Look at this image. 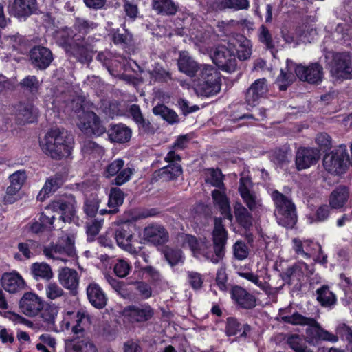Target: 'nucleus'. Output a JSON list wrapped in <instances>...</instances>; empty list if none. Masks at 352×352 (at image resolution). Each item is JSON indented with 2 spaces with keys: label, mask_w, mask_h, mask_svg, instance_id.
I'll return each mask as SVG.
<instances>
[{
  "label": "nucleus",
  "mask_w": 352,
  "mask_h": 352,
  "mask_svg": "<svg viewBox=\"0 0 352 352\" xmlns=\"http://www.w3.org/2000/svg\"><path fill=\"white\" fill-rule=\"evenodd\" d=\"M272 198L275 206L274 214L278 223L292 228L297 222L296 208L292 200L278 190L272 192Z\"/></svg>",
  "instance_id": "nucleus-5"
},
{
  "label": "nucleus",
  "mask_w": 352,
  "mask_h": 352,
  "mask_svg": "<svg viewBox=\"0 0 352 352\" xmlns=\"http://www.w3.org/2000/svg\"><path fill=\"white\" fill-rule=\"evenodd\" d=\"M100 200L97 195L91 194L85 199L84 211L89 217H94L99 208Z\"/></svg>",
  "instance_id": "nucleus-47"
},
{
  "label": "nucleus",
  "mask_w": 352,
  "mask_h": 352,
  "mask_svg": "<svg viewBox=\"0 0 352 352\" xmlns=\"http://www.w3.org/2000/svg\"><path fill=\"white\" fill-rule=\"evenodd\" d=\"M182 173V166L177 163L169 164L159 170L160 179L166 182L177 179Z\"/></svg>",
  "instance_id": "nucleus-41"
},
{
  "label": "nucleus",
  "mask_w": 352,
  "mask_h": 352,
  "mask_svg": "<svg viewBox=\"0 0 352 352\" xmlns=\"http://www.w3.org/2000/svg\"><path fill=\"white\" fill-rule=\"evenodd\" d=\"M130 264L124 259L118 260L113 267L115 274L120 278L126 277L131 271Z\"/></svg>",
  "instance_id": "nucleus-56"
},
{
  "label": "nucleus",
  "mask_w": 352,
  "mask_h": 352,
  "mask_svg": "<svg viewBox=\"0 0 352 352\" xmlns=\"http://www.w3.org/2000/svg\"><path fill=\"white\" fill-rule=\"evenodd\" d=\"M232 297L242 308L248 309L256 306L255 297L241 287L235 286L232 288Z\"/></svg>",
  "instance_id": "nucleus-28"
},
{
  "label": "nucleus",
  "mask_w": 352,
  "mask_h": 352,
  "mask_svg": "<svg viewBox=\"0 0 352 352\" xmlns=\"http://www.w3.org/2000/svg\"><path fill=\"white\" fill-rule=\"evenodd\" d=\"M320 157L319 150L314 148H299L296 153V168L302 170L315 165Z\"/></svg>",
  "instance_id": "nucleus-20"
},
{
  "label": "nucleus",
  "mask_w": 352,
  "mask_h": 352,
  "mask_svg": "<svg viewBox=\"0 0 352 352\" xmlns=\"http://www.w3.org/2000/svg\"><path fill=\"white\" fill-rule=\"evenodd\" d=\"M20 85L22 88L28 91L32 94H35L38 91L41 86V83L35 76H28L24 78Z\"/></svg>",
  "instance_id": "nucleus-51"
},
{
  "label": "nucleus",
  "mask_w": 352,
  "mask_h": 352,
  "mask_svg": "<svg viewBox=\"0 0 352 352\" xmlns=\"http://www.w3.org/2000/svg\"><path fill=\"white\" fill-rule=\"evenodd\" d=\"M242 330V324L234 318H228L226 322V333L228 336H235Z\"/></svg>",
  "instance_id": "nucleus-60"
},
{
  "label": "nucleus",
  "mask_w": 352,
  "mask_h": 352,
  "mask_svg": "<svg viewBox=\"0 0 352 352\" xmlns=\"http://www.w3.org/2000/svg\"><path fill=\"white\" fill-rule=\"evenodd\" d=\"M45 296L50 300H56L65 296L63 289L56 283H49L45 289Z\"/></svg>",
  "instance_id": "nucleus-52"
},
{
  "label": "nucleus",
  "mask_w": 352,
  "mask_h": 352,
  "mask_svg": "<svg viewBox=\"0 0 352 352\" xmlns=\"http://www.w3.org/2000/svg\"><path fill=\"white\" fill-rule=\"evenodd\" d=\"M11 14L17 18L30 15L36 8V0H10L8 6Z\"/></svg>",
  "instance_id": "nucleus-24"
},
{
  "label": "nucleus",
  "mask_w": 352,
  "mask_h": 352,
  "mask_svg": "<svg viewBox=\"0 0 352 352\" xmlns=\"http://www.w3.org/2000/svg\"><path fill=\"white\" fill-rule=\"evenodd\" d=\"M313 274L311 270L307 264L304 262H298L294 265L288 267L282 274V279L287 283L292 284V281L296 280H300L304 276H309Z\"/></svg>",
  "instance_id": "nucleus-22"
},
{
  "label": "nucleus",
  "mask_w": 352,
  "mask_h": 352,
  "mask_svg": "<svg viewBox=\"0 0 352 352\" xmlns=\"http://www.w3.org/2000/svg\"><path fill=\"white\" fill-rule=\"evenodd\" d=\"M58 282L71 292L76 291L79 284V276L76 270L63 267L58 270Z\"/></svg>",
  "instance_id": "nucleus-27"
},
{
  "label": "nucleus",
  "mask_w": 352,
  "mask_h": 352,
  "mask_svg": "<svg viewBox=\"0 0 352 352\" xmlns=\"http://www.w3.org/2000/svg\"><path fill=\"white\" fill-rule=\"evenodd\" d=\"M259 41L264 44L267 49H273L274 43L270 30L263 25L259 28Z\"/></svg>",
  "instance_id": "nucleus-55"
},
{
  "label": "nucleus",
  "mask_w": 352,
  "mask_h": 352,
  "mask_svg": "<svg viewBox=\"0 0 352 352\" xmlns=\"http://www.w3.org/2000/svg\"><path fill=\"white\" fill-rule=\"evenodd\" d=\"M249 6L248 0H214L212 7L216 10H222L226 8L236 10L246 9Z\"/></svg>",
  "instance_id": "nucleus-38"
},
{
  "label": "nucleus",
  "mask_w": 352,
  "mask_h": 352,
  "mask_svg": "<svg viewBox=\"0 0 352 352\" xmlns=\"http://www.w3.org/2000/svg\"><path fill=\"white\" fill-rule=\"evenodd\" d=\"M63 184V179L61 175L56 174L50 177L45 182L43 188L37 196V199L43 201L46 196L54 192L57 190Z\"/></svg>",
  "instance_id": "nucleus-32"
},
{
  "label": "nucleus",
  "mask_w": 352,
  "mask_h": 352,
  "mask_svg": "<svg viewBox=\"0 0 352 352\" xmlns=\"http://www.w3.org/2000/svg\"><path fill=\"white\" fill-rule=\"evenodd\" d=\"M177 240L182 247L190 248L194 256L197 258L203 256L213 263H218L224 256L223 251L215 246L212 248L205 239L198 240L192 235L181 233L178 235Z\"/></svg>",
  "instance_id": "nucleus-4"
},
{
  "label": "nucleus",
  "mask_w": 352,
  "mask_h": 352,
  "mask_svg": "<svg viewBox=\"0 0 352 352\" xmlns=\"http://www.w3.org/2000/svg\"><path fill=\"white\" fill-rule=\"evenodd\" d=\"M330 73L336 79L352 78V57L348 52H336L329 64Z\"/></svg>",
  "instance_id": "nucleus-7"
},
{
  "label": "nucleus",
  "mask_w": 352,
  "mask_h": 352,
  "mask_svg": "<svg viewBox=\"0 0 352 352\" xmlns=\"http://www.w3.org/2000/svg\"><path fill=\"white\" fill-rule=\"evenodd\" d=\"M337 336L339 335L342 339L346 340L351 346L352 352V329L346 324H340L336 329Z\"/></svg>",
  "instance_id": "nucleus-62"
},
{
  "label": "nucleus",
  "mask_w": 352,
  "mask_h": 352,
  "mask_svg": "<svg viewBox=\"0 0 352 352\" xmlns=\"http://www.w3.org/2000/svg\"><path fill=\"white\" fill-rule=\"evenodd\" d=\"M177 64L182 72L190 77H197L194 80V86L197 95L210 97L220 91L221 80L219 72L214 67L199 65L187 52L180 53Z\"/></svg>",
  "instance_id": "nucleus-1"
},
{
  "label": "nucleus",
  "mask_w": 352,
  "mask_h": 352,
  "mask_svg": "<svg viewBox=\"0 0 352 352\" xmlns=\"http://www.w3.org/2000/svg\"><path fill=\"white\" fill-rule=\"evenodd\" d=\"M26 178V173L23 170H17L9 177L10 184L20 189L25 183Z\"/></svg>",
  "instance_id": "nucleus-61"
},
{
  "label": "nucleus",
  "mask_w": 352,
  "mask_h": 352,
  "mask_svg": "<svg viewBox=\"0 0 352 352\" xmlns=\"http://www.w3.org/2000/svg\"><path fill=\"white\" fill-rule=\"evenodd\" d=\"M133 225L130 222H124L120 225L114 232V238L117 244L131 254L138 253L135 248L131 245L133 237Z\"/></svg>",
  "instance_id": "nucleus-18"
},
{
  "label": "nucleus",
  "mask_w": 352,
  "mask_h": 352,
  "mask_svg": "<svg viewBox=\"0 0 352 352\" xmlns=\"http://www.w3.org/2000/svg\"><path fill=\"white\" fill-rule=\"evenodd\" d=\"M32 274L35 279L50 280L53 277L51 267L45 263H35L31 266Z\"/></svg>",
  "instance_id": "nucleus-40"
},
{
  "label": "nucleus",
  "mask_w": 352,
  "mask_h": 352,
  "mask_svg": "<svg viewBox=\"0 0 352 352\" xmlns=\"http://www.w3.org/2000/svg\"><path fill=\"white\" fill-rule=\"evenodd\" d=\"M236 50L239 60H245L248 59L252 54L250 41L244 39Z\"/></svg>",
  "instance_id": "nucleus-59"
},
{
  "label": "nucleus",
  "mask_w": 352,
  "mask_h": 352,
  "mask_svg": "<svg viewBox=\"0 0 352 352\" xmlns=\"http://www.w3.org/2000/svg\"><path fill=\"white\" fill-rule=\"evenodd\" d=\"M234 213L236 222L241 227L247 230L252 226V215L241 203L234 204Z\"/></svg>",
  "instance_id": "nucleus-33"
},
{
  "label": "nucleus",
  "mask_w": 352,
  "mask_h": 352,
  "mask_svg": "<svg viewBox=\"0 0 352 352\" xmlns=\"http://www.w3.org/2000/svg\"><path fill=\"white\" fill-rule=\"evenodd\" d=\"M225 190V187L214 190L212 192V197L214 206L219 208L223 217L232 221L233 215L231 212L230 200L226 195Z\"/></svg>",
  "instance_id": "nucleus-23"
},
{
  "label": "nucleus",
  "mask_w": 352,
  "mask_h": 352,
  "mask_svg": "<svg viewBox=\"0 0 352 352\" xmlns=\"http://www.w3.org/2000/svg\"><path fill=\"white\" fill-rule=\"evenodd\" d=\"M76 201L75 197L69 195L52 201L47 210L60 214L59 219L64 222H70L76 213Z\"/></svg>",
  "instance_id": "nucleus-10"
},
{
  "label": "nucleus",
  "mask_w": 352,
  "mask_h": 352,
  "mask_svg": "<svg viewBox=\"0 0 352 352\" xmlns=\"http://www.w3.org/2000/svg\"><path fill=\"white\" fill-rule=\"evenodd\" d=\"M153 314V309L148 305L128 306L123 310L124 319L131 323L146 322Z\"/></svg>",
  "instance_id": "nucleus-17"
},
{
  "label": "nucleus",
  "mask_w": 352,
  "mask_h": 352,
  "mask_svg": "<svg viewBox=\"0 0 352 352\" xmlns=\"http://www.w3.org/2000/svg\"><path fill=\"white\" fill-rule=\"evenodd\" d=\"M81 150L85 154H98L104 153L103 148L91 140H85L82 142Z\"/></svg>",
  "instance_id": "nucleus-54"
},
{
  "label": "nucleus",
  "mask_w": 352,
  "mask_h": 352,
  "mask_svg": "<svg viewBox=\"0 0 352 352\" xmlns=\"http://www.w3.org/2000/svg\"><path fill=\"white\" fill-rule=\"evenodd\" d=\"M234 255L238 260H243L248 256L249 248L243 241H236L234 246Z\"/></svg>",
  "instance_id": "nucleus-58"
},
{
  "label": "nucleus",
  "mask_w": 352,
  "mask_h": 352,
  "mask_svg": "<svg viewBox=\"0 0 352 352\" xmlns=\"http://www.w3.org/2000/svg\"><path fill=\"white\" fill-rule=\"evenodd\" d=\"M239 191L244 203L250 210L254 211L262 206L261 199L245 186L244 178L240 179Z\"/></svg>",
  "instance_id": "nucleus-30"
},
{
  "label": "nucleus",
  "mask_w": 352,
  "mask_h": 352,
  "mask_svg": "<svg viewBox=\"0 0 352 352\" xmlns=\"http://www.w3.org/2000/svg\"><path fill=\"white\" fill-rule=\"evenodd\" d=\"M43 254L49 258L67 262V259L64 257V255L71 257L76 255L74 237L68 236L65 239L59 241L57 244L52 243L45 247Z\"/></svg>",
  "instance_id": "nucleus-8"
},
{
  "label": "nucleus",
  "mask_w": 352,
  "mask_h": 352,
  "mask_svg": "<svg viewBox=\"0 0 352 352\" xmlns=\"http://www.w3.org/2000/svg\"><path fill=\"white\" fill-rule=\"evenodd\" d=\"M59 34L60 45L64 47L68 54L82 63L91 62L94 53V38L90 36L86 38L68 28L63 29Z\"/></svg>",
  "instance_id": "nucleus-2"
},
{
  "label": "nucleus",
  "mask_w": 352,
  "mask_h": 352,
  "mask_svg": "<svg viewBox=\"0 0 352 352\" xmlns=\"http://www.w3.org/2000/svg\"><path fill=\"white\" fill-rule=\"evenodd\" d=\"M144 239L155 245H162L169 239L166 228L160 224H150L143 230Z\"/></svg>",
  "instance_id": "nucleus-21"
},
{
  "label": "nucleus",
  "mask_w": 352,
  "mask_h": 352,
  "mask_svg": "<svg viewBox=\"0 0 352 352\" xmlns=\"http://www.w3.org/2000/svg\"><path fill=\"white\" fill-rule=\"evenodd\" d=\"M214 246L222 251H225V245L227 241V232L222 223L221 218H214V228L212 232Z\"/></svg>",
  "instance_id": "nucleus-34"
},
{
  "label": "nucleus",
  "mask_w": 352,
  "mask_h": 352,
  "mask_svg": "<svg viewBox=\"0 0 352 352\" xmlns=\"http://www.w3.org/2000/svg\"><path fill=\"white\" fill-rule=\"evenodd\" d=\"M152 8L157 14L174 15L177 12V6L172 0H153Z\"/></svg>",
  "instance_id": "nucleus-37"
},
{
  "label": "nucleus",
  "mask_w": 352,
  "mask_h": 352,
  "mask_svg": "<svg viewBox=\"0 0 352 352\" xmlns=\"http://www.w3.org/2000/svg\"><path fill=\"white\" fill-rule=\"evenodd\" d=\"M295 73L300 80L310 84H318L323 78V68L318 63H311L307 67L302 64L296 65Z\"/></svg>",
  "instance_id": "nucleus-15"
},
{
  "label": "nucleus",
  "mask_w": 352,
  "mask_h": 352,
  "mask_svg": "<svg viewBox=\"0 0 352 352\" xmlns=\"http://www.w3.org/2000/svg\"><path fill=\"white\" fill-rule=\"evenodd\" d=\"M287 66L285 69H280V75L277 77L276 82L279 89L285 91L294 82L295 76L292 74V69H295L296 64L291 60H287Z\"/></svg>",
  "instance_id": "nucleus-31"
},
{
  "label": "nucleus",
  "mask_w": 352,
  "mask_h": 352,
  "mask_svg": "<svg viewBox=\"0 0 352 352\" xmlns=\"http://www.w3.org/2000/svg\"><path fill=\"white\" fill-rule=\"evenodd\" d=\"M124 192L118 188H112L109 195V208H118L124 201Z\"/></svg>",
  "instance_id": "nucleus-50"
},
{
  "label": "nucleus",
  "mask_w": 352,
  "mask_h": 352,
  "mask_svg": "<svg viewBox=\"0 0 352 352\" xmlns=\"http://www.w3.org/2000/svg\"><path fill=\"white\" fill-rule=\"evenodd\" d=\"M97 27V23L80 17L76 18L73 26L76 34L82 35L83 37H85V34L89 33L91 30L96 29Z\"/></svg>",
  "instance_id": "nucleus-43"
},
{
  "label": "nucleus",
  "mask_w": 352,
  "mask_h": 352,
  "mask_svg": "<svg viewBox=\"0 0 352 352\" xmlns=\"http://www.w3.org/2000/svg\"><path fill=\"white\" fill-rule=\"evenodd\" d=\"M124 162L121 159H117L110 163L106 168L105 174L107 177L116 176L113 184L121 186L127 182L134 173L133 168L124 167Z\"/></svg>",
  "instance_id": "nucleus-13"
},
{
  "label": "nucleus",
  "mask_w": 352,
  "mask_h": 352,
  "mask_svg": "<svg viewBox=\"0 0 352 352\" xmlns=\"http://www.w3.org/2000/svg\"><path fill=\"white\" fill-rule=\"evenodd\" d=\"M71 144V135L67 131L60 129H51L40 142L43 153L55 160H60L69 155Z\"/></svg>",
  "instance_id": "nucleus-3"
},
{
  "label": "nucleus",
  "mask_w": 352,
  "mask_h": 352,
  "mask_svg": "<svg viewBox=\"0 0 352 352\" xmlns=\"http://www.w3.org/2000/svg\"><path fill=\"white\" fill-rule=\"evenodd\" d=\"M112 40L115 44L126 47L131 44L133 41V36L126 30L122 32L117 30L113 31L112 33Z\"/></svg>",
  "instance_id": "nucleus-48"
},
{
  "label": "nucleus",
  "mask_w": 352,
  "mask_h": 352,
  "mask_svg": "<svg viewBox=\"0 0 352 352\" xmlns=\"http://www.w3.org/2000/svg\"><path fill=\"white\" fill-rule=\"evenodd\" d=\"M164 256L166 261L172 266L183 262L182 252L179 250H175L170 248H166L164 250Z\"/></svg>",
  "instance_id": "nucleus-53"
},
{
  "label": "nucleus",
  "mask_w": 352,
  "mask_h": 352,
  "mask_svg": "<svg viewBox=\"0 0 352 352\" xmlns=\"http://www.w3.org/2000/svg\"><path fill=\"white\" fill-rule=\"evenodd\" d=\"M41 245L38 241L28 239L25 242L19 243L18 244V249L25 258L29 259L34 256V252Z\"/></svg>",
  "instance_id": "nucleus-46"
},
{
  "label": "nucleus",
  "mask_w": 352,
  "mask_h": 352,
  "mask_svg": "<svg viewBox=\"0 0 352 352\" xmlns=\"http://www.w3.org/2000/svg\"><path fill=\"white\" fill-rule=\"evenodd\" d=\"M77 322L76 320V312L67 311L63 316V320L60 322V329L62 331L65 330H72V326L76 325Z\"/></svg>",
  "instance_id": "nucleus-57"
},
{
  "label": "nucleus",
  "mask_w": 352,
  "mask_h": 352,
  "mask_svg": "<svg viewBox=\"0 0 352 352\" xmlns=\"http://www.w3.org/2000/svg\"><path fill=\"white\" fill-rule=\"evenodd\" d=\"M214 63L223 70L232 73L236 69L234 52L225 45L217 47L212 55Z\"/></svg>",
  "instance_id": "nucleus-11"
},
{
  "label": "nucleus",
  "mask_w": 352,
  "mask_h": 352,
  "mask_svg": "<svg viewBox=\"0 0 352 352\" xmlns=\"http://www.w3.org/2000/svg\"><path fill=\"white\" fill-rule=\"evenodd\" d=\"M44 301L33 292H25L19 301L21 311L28 317L37 316L43 309Z\"/></svg>",
  "instance_id": "nucleus-16"
},
{
  "label": "nucleus",
  "mask_w": 352,
  "mask_h": 352,
  "mask_svg": "<svg viewBox=\"0 0 352 352\" xmlns=\"http://www.w3.org/2000/svg\"><path fill=\"white\" fill-rule=\"evenodd\" d=\"M1 285L9 293L14 294L25 287L22 276L16 272L4 273L1 277Z\"/></svg>",
  "instance_id": "nucleus-26"
},
{
  "label": "nucleus",
  "mask_w": 352,
  "mask_h": 352,
  "mask_svg": "<svg viewBox=\"0 0 352 352\" xmlns=\"http://www.w3.org/2000/svg\"><path fill=\"white\" fill-rule=\"evenodd\" d=\"M267 80L265 78H259L255 80L248 88L245 94V100L250 106H255L261 98L267 92Z\"/></svg>",
  "instance_id": "nucleus-25"
},
{
  "label": "nucleus",
  "mask_w": 352,
  "mask_h": 352,
  "mask_svg": "<svg viewBox=\"0 0 352 352\" xmlns=\"http://www.w3.org/2000/svg\"><path fill=\"white\" fill-rule=\"evenodd\" d=\"M58 312V309L56 306L48 305L43 311L41 316L44 321L49 324H53L56 317L57 316Z\"/></svg>",
  "instance_id": "nucleus-63"
},
{
  "label": "nucleus",
  "mask_w": 352,
  "mask_h": 352,
  "mask_svg": "<svg viewBox=\"0 0 352 352\" xmlns=\"http://www.w3.org/2000/svg\"><path fill=\"white\" fill-rule=\"evenodd\" d=\"M317 300L322 306L329 307L336 303V298L328 286H322L316 290Z\"/></svg>",
  "instance_id": "nucleus-44"
},
{
  "label": "nucleus",
  "mask_w": 352,
  "mask_h": 352,
  "mask_svg": "<svg viewBox=\"0 0 352 352\" xmlns=\"http://www.w3.org/2000/svg\"><path fill=\"white\" fill-rule=\"evenodd\" d=\"M282 320L294 325L307 326L306 333L311 338L317 339L319 336V329L322 328L315 318L306 317L297 312L291 316H283Z\"/></svg>",
  "instance_id": "nucleus-14"
},
{
  "label": "nucleus",
  "mask_w": 352,
  "mask_h": 352,
  "mask_svg": "<svg viewBox=\"0 0 352 352\" xmlns=\"http://www.w3.org/2000/svg\"><path fill=\"white\" fill-rule=\"evenodd\" d=\"M346 145L341 144L335 151L323 158L324 169L332 175H340L346 172L349 165L346 159Z\"/></svg>",
  "instance_id": "nucleus-6"
},
{
  "label": "nucleus",
  "mask_w": 352,
  "mask_h": 352,
  "mask_svg": "<svg viewBox=\"0 0 352 352\" xmlns=\"http://www.w3.org/2000/svg\"><path fill=\"white\" fill-rule=\"evenodd\" d=\"M79 129L87 135L100 136L106 131L101 124L99 117L93 111L82 112L77 123Z\"/></svg>",
  "instance_id": "nucleus-12"
},
{
  "label": "nucleus",
  "mask_w": 352,
  "mask_h": 352,
  "mask_svg": "<svg viewBox=\"0 0 352 352\" xmlns=\"http://www.w3.org/2000/svg\"><path fill=\"white\" fill-rule=\"evenodd\" d=\"M76 324L72 326V333L77 337L82 336L85 328L90 324V316L88 313L82 309L76 312Z\"/></svg>",
  "instance_id": "nucleus-39"
},
{
  "label": "nucleus",
  "mask_w": 352,
  "mask_h": 352,
  "mask_svg": "<svg viewBox=\"0 0 352 352\" xmlns=\"http://www.w3.org/2000/svg\"><path fill=\"white\" fill-rule=\"evenodd\" d=\"M153 113L155 116H161L164 120L169 124L178 123L179 120L178 115L173 110L168 108L164 104H158L153 109Z\"/></svg>",
  "instance_id": "nucleus-42"
},
{
  "label": "nucleus",
  "mask_w": 352,
  "mask_h": 352,
  "mask_svg": "<svg viewBox=\"0 0 352 352\" xmlns=\"http://www.w3.org/2000/svg\"><path fill=\"white\" fill-rule=\"evenodd\" d=\"M29 56L33 67L41 70L47 68L54 59L51 50L41 45L34 46L32 48Z\"/></svg>",
  "instance_id": "nucleus-19"
},
{
  "label": "nucleus",
  "mask_w": 352,
  "mask_h": 352,
  "mask_svg": "<svg viewBox=\"0 0 352 352\" xmlns=\"http://www.w3.org/2000/svg\"><path fill=\"white\" fill-rule=\"evenodd\" d=\"M12 111L16 120L22 124L34 122L38 116V109L32 100L23 99L12 104Z\"/></svg>",
  "instance_id": "nucleus-9"
},
{
  "label": "nucleus",
  "mask_w": 352,
  "mask_h": 352,
  "mask_svg": "<svg viewBox=\"0 0 352 352\" xmlns=\"http://www.w3.org/2000/svg\"><path fill=\"white\" fill-rule=\"evenodd\" d=\"M287 343L296 352L301 351L306 346L303 340L297 334L289 336Z\"/></svg>",
  "instance_id": "nucleus-64"
},
{
  "label": "nucleus",
  "mask_w": 352,
  "mask_h": 352,
  "mask_svg": "<svg viewBox=\"0 0 352 352\" xmlns=\"http://www.w3.org/2000/svg\"><path fill=\"white\" fill-rule=\"evenodd\" d=\"M72 352H98V349L89 340H82L74 342L71 348Z\"/></svg>",
  "instance_id": "nucleus-49"
},
{
  "label": "nucleus",
  "mask_w": 352,
  "mask_h": 352,
  "mask_svg": "<svg viewBox=\"0 0 352 352\" xmlns=\"http://www.w3.org/2000/svg\"><path fill=\"white\" fill-rule=\"evenodd\" d=\"M238 274L239 276L245 278L258 286L265 293L271 294L272 292L273 288L270 285V284L266 282L261 281L257 274H255L252 272H239Z\"/></svg>",
  "instance_id": "nucleus-45"
},
{
  "label": "nucleus",
  "mask_w": 352,
  "mask_h": 352,
  "mask_svg": "<svg viewBox=\"0 0 352 352\" xmlns=\"http://www.w3.org/2000/svg\"><path fill=\"white\" fill-rule=\"evenodd\" d=\"M349 197L348 189L344 186H339L332 191L329 197V205L332 208L339 209L346 203Z\"/></svg>",
  "instance_id": "nucleus-36"
},
{
  "label": "nucleus",
  "mask_w": 352,
  "mask_h": 352,
  "mask_svg": "<svg viewBox=\"0 0 352 352\" xmlns=\"http://www.w3.org/2000/svg\"><path fill=\"white\" fill-rule=\"evenodd\" d=\"M131 137V129L122 124L114 125L109 130V138L111 142L124 143L128 142Z\"/></svg>",
  "instance_id": "nucleus-35"
},
{
  "label": "nucleus",
  "mask_w": 352,
  "mask_h": 352,
  "mask_svg": "<svg viewBox=\"0 0 352 352\" xmlns=\"http://www.w3.org/2000/svg\"><path fill=\"white\" fill-rule=\"evenodd\" d=\"M87 294L90 303L98 309H102L107 305L106 295L96 283H91L87 288Z\"/></svg>",
  "instance_id": "nucleus-29"
}]
</instances>
